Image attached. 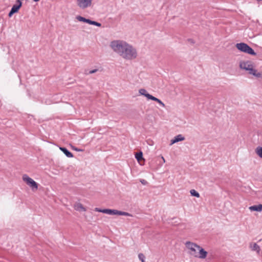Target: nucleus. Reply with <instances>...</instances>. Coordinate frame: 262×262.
I'll return each instance as SVG.
<instances>
[{"label":"nucleus","instance_id":"9d476101","mask_svg":"<svg viewBox=\"0 0 262 262\" xmlns=\"http://www.w3.org/2000/svg\"><path fill=\"white\" fill-rule=\"evenodd\" d=\"M60 149L65 154V155L68 158L73 157V154L70 152L66 147H60Z\"/></svg>","mask_w":262,"mask_h":262},{"label":"nucleus","instance_id":"f8f14e48","mask_svg":"<svg viewBox=\"0 0 262 262\" xmlns=\"http://www.w3.org/2000/svg\"><path fill=\"white\" fill-rule=\"evenodd\" d=\"M250 247L252 251H256L257 253H259L260 250V248L259 246L256 243L251 244L250 245Z\"/></svg>","mask_w":262,"mask_h":262},{"label":"nucleus","instance_id":"6ab92c4d","mask_svg":"<svg viewBox=\"0 0 262 262\" xmlns=\"http://www.w3.org/2000/svg\"><path fill=\"white\" fill-rule=\"evenodd\" d=\"M190 192L192 196H195L196 198L200 197L199 193L198 192H197L196 190H195L194 189H191L190 191Z\"/></svg>","mask_w":262,"mask_h":262},{"label":"nucleus","instance_id":"6e6552de","mask_svg":"<svg viewBox=\"0 0 262 262\" xmlns=\"http://www.w3.org/2000/svg\"><path fill=\"white\" fill-rule=\"evenodd\" d=\"M185 140L184 137H183L182 135H178L176 136L173 139L170 141V145H171L173 144L177 143L179 141H182Z\"/></svg>","mask_w":262,"mask_h":262},{"label":"nucleus","instance_id":"dca6fc26","mask_svg":"<svg viewBox=\"0 0 262 262\" xmlns=\"http://www.w3.org/2000/svg\"><path fill=\"white\" fill-rule=\"evenodd\" d=\"M76 19L79 20V21H82L84 23H88L90 24L91 19L86 18L84 17H82L81 16L78 15L76 16Z\"/></svg>","mask_w":262,"mask_h":262},{"label":"nucleus","instance_id":"4be33fe9","mask_svg":"<svg viewBox=\"0 0 262 262\" xmlns=\"http://www.w3.org/2000/svg\"><path fill=\"white\" fill-rule=\"evenodd\" d=\"M253 76H254L257 78H262V72H257V70H256V72L253 73Z\"/></svg>","mask_w":262,"mask_h":262},{"label":"nucleus","instance_id":"f3484780","mask_svg":"<svg viewBox=\"0 0 262 262\" xmlns=\"http://www.w3.org/2000/svg\"><path fill=\"white\" fill-rule=\"evenodd\" d=\"M148 97H150V100H152L153 101H156L157 102H158V103H159L160 105H161L162 106L164 107L165 106V104L162 102V101L160 99H159L158 98L153 96H149Z\"/></svg>","mask_w":262,"mask_h":262},{"label":"nucleus","instance_id":"f03ea898","mask_svg":"<svg viewBox=\"0 0 262 262\" xmlns=\"http://www.w3.org/2000/svg\"><path fill=\"white\" fill-rule=\"evenodd\" d=\"M185 245L187 248L190 250L189 253L190 255L195 257L202 259L206 257L207 252L199 245L190 242H187Z\"/></svg>","mask_w":262,"mask_h":262},{"label":"nucleus","instance_id":"9b49d317","mask_svg":"<svg viewBox=\"0 0 262 262\" xmlns=\"http://www.w3.org/2000/svg\"><path fill=\"white\" fill-rule=\"evenodd\" d=\"M249 209L252 211H261L262 210V204L251 206L249 207Z\"/></svg>","mask_w":262,"mask_h":262},{"label":"nucleus","instance_id":"a878e982","mask_svg":"<svg viewBox=\"0 0 262 262\" xmlns=\"http://www.w3.org/2000/svg\"><path fill=\"white\" fill-rule=\"evenodd\" d=\"M95 211H96L97 212L103 213V209H100V208H95Z\"/></svg>","mask_w":262,"mask_h":262},{"label":"nucleus","instance_id":"a211bd4d","mask_svg":"<svg viewBox=\"0 0 262 262\" xmlns=\"http://www.w3.org/2000/svg\"><path fill=\"white\" fill-rule=\"evenodd\" d=\"M255 152L260 158H262V147H257L255 149Z\"/></svg>","mask_w":262,"mask_h":262},{"label":"nucleus","instance_id":"4468645a","mask_svg":"<svg viewBox=\"0 0 262 262\" xmlns=\"http://www.w3.org/2000/svg\"><path fill=\"white\" fill-rule=\"evenodd\" d=\"M139 93L141 95H143L145 97H146L148 99H150V97H148L149 96H151V95L149 94V93H147V91L144 89H141L139 90Z\"/></svg>","mask_w":262,"mask_h":262},{"label":"nucleus","instance_id":"20e7f679","mask_svg":"<svg viewBox=\"0 0 262 262\" xmlns=\"http://www.w3.org/2000/svg\"><path fill=\"white\" fill-rule=\"evenodd\" d=\"M103 213H106L110 215H124L127 216H132L133 215L126 212H124L122 211H119L115 209H103Z\"/></svg>","mask_w":262,"mask_h":262},{"label":"nucleus","instance_id":"423d86ee","mask_svg":"<svg viewBox=\"0 0 262 262\" xmlns=\"http://www.w3.org/2000/svg\"><path fill=\"white\" fill-rule=\"evenodd\" d=\"M92 0H77V5L81 9H84L90 7Z\"/></svg>","mask_w":262,"mask_h":262},{"label":"nucleus","instance_id":"393cba45","mask_svg":"<svg viewBox=\"0 0 262 262\" xmlns=\"http://www.w3.org/2000/svg\"><path fill=\"white\" fill-rule=\"evenodd\" d=\"M15 12L14 11H12V9L10 11V12L8 13V16L9 17H11Z\"/></svg>","mask_w":262,"mask_h":262},{"label":"nucleus","instance_id":"1a4fd4ad","mask_svg":"<svg viewBox=\"0 0 262 262\" xmlns=\"http://www.w3.org/2000/svg\"><path fill=\"white\" fill-rule=\"evenodd\" d=\"M22 6V3L20 0H16V4L14 5L11 9L12 11H14L15 13H17L20 7Z\"/></svg>","mask_w":262,"mask_h":262},{"label":"nucleus","instance_id":"5701e85b","mask_svg":"<svg viewBox=\"0 0 262 262\" xmlns=\"http://www.w3.org/2000/svg\"><path fill=\"white\" fill-rule=\"evenodd\" d=\"M254 66L252 67H251L249 70H247L248 71V73L250 75H253V73L256 72V70L254 68Z\"/></svg>","mask_w":262,"mask_h":262},{"label":"nucleus","instance_id":"b1692460","mask_svg":"<svg viewBox=\"0 0 262 262\" xmlns=\"http://www.w3.org/2000/svg\"><path fill=\"white\" fill-rule=\"evenodd\" d=\"M138 257L142 262H145L144 259L145 257L143 253H139L138 255Z\"/></svg>","mask_w":262,"mask_h":262},{"label":"nucleus","instance_id":"c756f323","mask_svg":"<svg viewBox=\"0 0 262 262\" xmlns=\"http://www.w3.org/2000/svg\"><path fill=\"white\" fill-rule=\"evenodd\" d=\"M162 160H163L164 162H165V160H164V158L162 157Z\"/></svg>","mask_w":262,"mask_h":262},{"label":"nucleus","instance_id":"f257e3e1","mask_svg":"<svg viewBox=\"0 0 262 262\" xmlns=\"http://www.w3.org/2000/svg\"><path fill=\"white\" fill-rule=\"evenodd\" d=\"M111 47L116 53L126 59H135L137 57L136 50L132 46L122 40H114L111 42Z\"/></svg>","mask_w":262,"mask_h":262},{"label":"nucleus","instance_id":"412c9836","mask_svg":"<svg viewBox=\"0 0 262 262\" xmlns=\"http://www.w3.org/2000/svg\"><path fill=\"white\" fill-rule=\"evenodd\" d=\"M90 25H94V26H97V27H99L101 26V23H98V22L96 21L92 20H91Z\"/></svg>","mask_w":262,"mask_h":262},{"label":"nucleus","instance_id":"aec40b11","mask_svg":"<svg viewBox=\"0 0 262 262\" xmlns=\"http://www.w3.org/2000/svg\"><path fill=\"white\" fill-rule=\"evenodd\" d=\"M98 71V70L97 69H94V70H91L89 71H88V70H85L84 74L86 75L92 74H94V73H96Z\"/></svg>","mask_w":262,"mask_h":262},{"label":"nucleus","instance_id":"ddd939ff","mask_svg":"<svg viewBox=\"0 0 262 262\" xmlns=\"http://www.w3.org/2000/svg\"><path fill=\"white\" fill-rule=\"evenodd\" d=\"M135 158L139 163H140V162L142 160L144 161V159L143 157V153L141 151L138 152L136 154Z\"/></svg>","mask_w":262,"mask_h":262},{"label":"nucleus","instance_id":"bb28decb","mask_svg":"<svg viewBox=\"0 0 262 262\" xmlns=\"http://www.w3.org/2000/svg\"><path fill=\"white\" fill-rule=\"evenodd\" d=\"M188 41L189 42L192 43V44H194V40L192 39H191V38L188 39Z\"/></svg>","mask_w":262,"mask_h":262},{"label":"nucleus","instance_id":"cd10ccee","mask_svg":"<svg viewBox=\"0 0 262 262\" xmlns=\"http://www.w3.org/2000/svg\"><path fill=\"white\" fill-rule=\"evenodd\" d=\"M140 182L144 185H145L146 184H147V182L146 181H145V180H141L140 181Z\"/></svg>","mask_w":262,"mask_h":262},{"label":"nucleus","instance_id":"2eb2a0df","mask_svg":"<svg viewBox=\"0 0 262 262\" xmlns=\"http://www.w3.org/2000/svg\"><path fill=\"white\" fill-rule=\"evenodd\" d=\"M75 210L79 211H85L86 209L81 203H77L75 205Z\"/></svg>","mask_w":262,"mask_h":262},{"label":"nucleus","instance_id":"0eeeda50","mask_svg":"<svg viewBox=\"0 0 262 262\" xmlns=\"http://www.w3.org/2000/svg\"><path fill=\"white\" fill-rule=\"evenodd\" d=\"M253 66H254L253 62L250 60L241 61L239 64L241 69L246 71L249 70Z\"/></svg>","mask_w":262,"mask_h":262},{"label":"nucleus","instance_id":"7ed1b4c3","mask_svg":"<svg viewBox=\"0 0 262 262\" xmlns=\"http://www.w3.org/2000/svg\"><path fill=\"white\" fill-rule=\"evenodd\" d=\"M236 48L241 52L251 55H256V53L254 50L248 44L244 42L237 43L235 45Z\"/></svg>","mask_w":262,"mask_h":262},{"label":"nucleus","instance_id":"c85d7f7f","mask_svg":"<svg viewBox=\"0 0 262 262\" xmlns=\"http://www.w3.org/2000/svg\"><path fill=\"white\" fill-rule=\"evenodd\" d=\"M74 149L76 150V151H81V149H79L77 148H75Z\"/></svg>","mask_w":262,"mask_h":262},{"label":"nucleus","instance_id":"39448f33","mask_svg":"<svg viewBox=\"0 0 262 262\" xmlns=\"http://www.w3.org/2000/svg\"><path fill=\"white\" fill-rule=\"evenodd\" d=\"M23 180L33 190H34V189L37 190L38 189V184L27 174L23 175Z\"/></svg>","mask_w":262,"mask_h":262}]
</instances>
